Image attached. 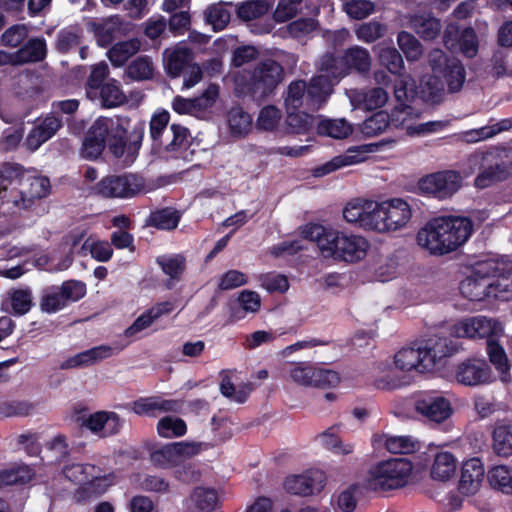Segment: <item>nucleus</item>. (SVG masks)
I'll return each instance as SVG.
<instances>
[{
	"label": "nucleus",
	"instance_id": "obj_41",
	"mask_svg": "<svg viewBox=\"0 0 512 512\" xmlns=\"http://www.w3.org/2000/svg\"><path fill=\"white\" fill-rule=\"evenodd\" d=\"M141 49V41L138 38H130L111 46L107 52L108 59L115 67H121Z\"/></svg>",
	"mask_w": 512,
	"mask_h": 512
},
{
	"label": "nucleus",
	"instance_id": "obj_31",
	"mask_svg": "<svg viewBox=\"0 0 512 512\" xmlns=\"http://www.w3.org/2000/svg\"><path fill=\"white\" fill-rule=\"evenodd\" d=\"M347 96L354 108L374 110L383 107L388 101V93L383 88H372L367 91L349 90Z\"/></svg>",
	"mask_w": 512,
	"mask_h": 512
},
{
	"label": "nucleus",
	"instance_id": "obj_38",
	"mask_svg": "<svg viewBox=\"0 0 512 512\" xmlns=\"http://www.w3.org/2000/svg\"><path fill=\"white\" fill-rule=\"evenodd\" d=\"M2 306L14 316L27 314L33 306L31 289L18 288L10 290L8 298L3 301Z\"/></svg>",
	"mask_w": 512,
	"mask_h": 512
},
{
	"label": "nucleus",
	"instance_id": "obj_44",
	"mask_svg": "<svg viewBox=\"0 0 512 512\" xmlns=\"http://www.w3.org/2000/svg\"><path fill=\"white\" fill-rule=\"evenodd\" d=\"M365 490L362 483H354L335 495L333 500L334 509L337 512H353L357 506L358 498Z\"/></svg>",
	"mask_w": 512,
	"mask_h": 512
},
{
	"label": "nucleus",
	"instance_id": "obj_30",
	"mask_svg": "<svg viewBox=\"0 0 512 512\" xmlns=\"http://www.w3.org/2000/svg\"><path fill=\"white\" fill-rule=\"evenodd\" d=\"M375 449L385 448L393 454H408L419 449V442L410 436H394L387 434H376L372 438Z\"/></svg>",
	"mask_w": 512,
	"mask_h": 512
},
{
	"label": "nucleus",
	"instance_id": "obj_3",
	"mask_svg": "<svg viewBox=\"0 0 512 512\" xmlns=\"http://www.w3.org/2000/svg\"><path fill=\"white\" fill-rule=\"evenodd\" d=\"M300 234L304 239L316 242L324 258L338 262H362L371 250V243L365 236L321 224H306L300 228Z\"/></svg>",
	"mask_w": 512,
	"mask_h": 512
},
{
	"label": "nucleus",
	"instance_id": "obj_59",
	"mask_svg": "<svg viewBox=\"0 0 512 512\" xmlns=\"http://www.w3.org/2000/svg\"><path fill=\"white\" fill-rule=\"evenodd\" d=\"M269 8V3L264 0H249L238 4L237 14L241 19L250 21L267 13Z\"/></svg>",
	"mask_w": 512,
	"mask_h": 512
},
{
	"label": "nucleus",
	"instance_id": "obj_12",
	"mask_svg": "<svg viewBox=\"0 0 512 512\" xmlns=\"http://www.w3.org/2000/svg\"><path fill=\"white\" fill-rule=\"evenodd\" d=\"M144 189V179L136 174L107 175L92 187V193L103 198L128 199Z\"/></svg>",
	"mask_w": 512,
	"mask_h": 512
},
{
	"label": "nucleus",
	"instance_id": "obj_15",
	"mask_svg": "<svg viewBox=\"0 0 512 512\" xmlns=\"http://www.w3.org/2000/svg\"><path fill=\"white\" fill-rule=\"evenodd\" d=\"M503 332L498 320L483 315L462 318L450 327V334L457 338L492 340L501 337Z\"/></svg>",
	"mask_w": 512,
	"mask_h": 512
},
{
	"label": "nucleus",
	"instance_id": "obj_1",
	"mask_svg": "<svg viewBox=\"0 0 512 512\" xmlns=\"http://www.w3.org/2000/svg\"><path fill=\"white\" fill-rule=\"evenodd\" d=\"M428 64L431 74L420 79L418 89L410 75H402L395 83L394 94L401 103L396 108L393 120L407 130L408 125H414L413 120L419 118L420 113L413 107L405 104L416 95L426 102H437L447 84L450 92H458L466 79V72L462 62L454 57H448L442 50L434 49L428 55Z\"/></svg>",
	"mask_w": 512,
	"mask_h": 512
},
{
	"label": "nucleus",
	"instance_id": "obj_55",
	"mask_svg": "<svg viewBox=\"0 0 512 512\" xmlns=\"http://www.w3.org/2000/svg\"><path fill=\"white\" fill-rule=\"evenodd\" d=\"M390 124V117L387 112L380 111L367 118L360 124V132L366 137H374L384 132Z\"/></svg>",
	"mask_w": 512,
	"mask_h": 512
},
{
	"label": "nucleus",
	"instance_id": "obj_14",
	"mask_svg": "<svg viewBox=\"0 0 512 512\" xmlns=\"http://www.w3.org/2000/svg\"><path fill=\"white\" fill-rule=\"evenodd\" d=\"M504 270V264L500 263L498 258H490L478 262L472 271V274L465 278L460 285L463 296L472 300L480 301L486 297L490 298V286L488 278L491 272Z\"/></svg>",
	"mask_w": 512,
	"mask_h": 512
},
{
	"label": "nucleus",
	"instance_id": "obj_48",
	"mask_svg": "<svg viewBox=\"0 0 512 512\" xmlns=\"http://www.w3.org/2000/svg\"><path fill=\"white\" fill-rule=\"evenodd\" d=\"M90 25L97 44L102 48H106L113 43L120 29L119 23L113 19H106L99 22L94 21Z\"/></svg>",
	"mask_w": 512,
	"mask_h": 512
},
{
	"label": "nucleus",
	"instance_id": "obj_29",
	"mask_svg": "<svg viewBox=\"0 0 512 512\" xmlns=\"http://www.w3.org/2000/svg\"><path fill=\"white\" fill-rule=\"evenodd\" d=\"M113 354L114 349L111 346L99 345L67 358L60 364V369L67 370L91 366L98 361L111 357Z\"/></svg>",
	"mask_w": 512,
	"mask_h": 512
},
{
	"label": "nucleus",
	"instance_id": "obj_63",
	"mask_svg": "<svg viewBox=\"0 0 512 512\" xmlns=\"http://www.w3.org/2000/svg\"><path fill=\"white\" fill-rule=\"evenodd\" d=\"M219 90L216 85H210L198 98H194V117L205 118L208 110L214 105Z\"/></svg>",
	"mask_w": 512,
	"mask_h": 512
},
{
	"label": "nucleus",
	"instance_id": "obj_24",
	"mask_svg": "<svg viewBox=\"0 0 512 512\" xmlns=\"http://www.w3.org/2000/svg\"><path fill=\"white\" fill-rule=\"evenodd\" d=\"M25 175L24 167L18 163L4 162L0 165V217L9 215L6 200L21 186Z\"/></svg>",
	"mask_w": 512,
	"mask_h": 512
},
{
	"label": "nucleus",
	"instance_id": "obj_47",
	"mask_svg": "<svg viewBox=\"0 0 512 512\" xmlns=\"http://www.w3.org/2000/svg\"><path fill=\"white\" fill-rule=\"evenodd\" d=\"M492 448L500 457L512 455V424H500L494 428Z\"/></svg>",
	"mask_w": 512,
	"mask_h": 512
},
{
	"label": "nucleus",
	"instance_id": "obj_8",
	"mask_svg": "<svg viewBox=\"0 0 512 512\" xmlns=\"http://www.w3.org/2000/svg\"><path fill=\"white\" fill-rule=\"evenodd\" d=\"M283 80V68L273 60L261 62L252 73L236 74L234 83L241 93H254L264 96L270 93Z\"/></svg>",
	"mask_w": 512,
	"mask_h": 512
},
{
	"label": "nucleus",
	"instance_id": "obj_34",
	"mask_svg": "<svg viewBox=\"0 0 512 512\" xmlns=\"http://www.w3.org/2000/svg\"><path fill=\"white\" fill-rule=\"evenodd\" d=\"M188 67H192V48L179 43L167 55L165 63L166 73L170 77L176 78Z\"/></svg>",
	"mask_w": 512,
	"mask_h": 512
},
{
	"label": "nucleus",
	"instance_id": "obj_57",
	"mask_svg": "<svg viewBox=\"0 0 512 512\" xmlns=\"http://www.w3.org/2000/svg\"><path fill=\"white\" fill-rule=\"evenodd\" d=\"M397 43L408 61H417L423 54L421 43L409 32L402 31L397 36Z\"/></svg>",
	"mask_w": 512,
	"mask_h": 512
},
{
	"label": "nucleus",
	"instance_id": "obj_37",
	"mask_svg": "<svg viewBox=\"0 0 512 512\" xmlns=\"http://www.w3.org/2000/svg\"><path fill=\"white\" fill-rule=\"evenodd\" d=\"M407 25L425 40L436 38L441 30L439 20L430 13L412 14L408 16Z\"/></svg>",
	"mask_w": 512,
	"mask_h": 512
},
{
	"label": "nucleus",
	"instance_id": "obj_10",
	"mask_svg": "<svg viewBox=\"0 0 512 512\" xmlns=\"http://www.w3.org/2000/svg\"><path fill=\"white\" fill-rule=\"evenodd\" d=\"M394 369L403 373L400 378L381 377L376 380V386L380 389L391 390L409 385L413 381L412 373H425L426 368L419 347H408L399 350L393 359Z\"/></svg>",
	"mask_w": 512,
	"mask_h": 512
},
{
	"label": "nucleus",
	"instance_id": "obj_21",
	"mask_svg": "<svg viewBox=\"0 0 512 512\" xmlns=\"http://www.w3.org/2000/svg\"><path fill=\"white\" fill-rule=\"evenodd\" d=\"M485 479L484 463L479 457H471L462 461L457 490L466 496L479 493Z\"/></svg>",
	"mask_w": 512,
	"mask_h": 512
},
{
	"label": "nucleus",
	"instance_id": "obj_52",
	"mask_svg": "<svg viewBox=\"0 0 512 512\" xmlns=\"http://www.w3.org/2000/svg\"><path fill=\"white\" fill-rule=\"evenodd\" d=\"M318 132L335 139H343L352 134L353 127L344 118L325 119L318 124Z\"/></svg>",
	"mask_w": 512,
	"mask_h": 512
},
{
	"label": "nucleus",
	"instance_id": "obj_46",
	"mask_svg": "<svg viewBox=\"0 0 512 512\" xmlns=\"http://www.w3.org/2000/svg\"><path fill=\"white\" fill-rule=\"evenodd\" d=\"M156 262L162 271L170 277L166 283L167 288H172L173 281L179 280L186 268V259L180 254L159 256Z\"/></svg>",
	"mask_w": 512,
	"mask_h": 512
},
{
	"label": "nucleus",
	"instance_id": "obj_32",
	"mask_svg": "<svg viewBox=\"0 0 512 512\" xmlns=\"http://www.w3.org/2000/svg\"><path fill=\"white\" fill-rule=\"evenodd\" d=\"M498 260L504 264V270L500 269L497 272H491L490 276L496 279L489 282L490 298L509 301L512 299V267L503 258Z\"/></svg>",
	"mask_w": 512,
	"mask_h": 512
},
{
	"label": "nucleus",
	"instance_id": "obj_5",
	"mask_svg": "<svg viewBox=\"0 0 512 512\" xmlns=\"http://www.w3.org/2000/svg\"><path fill=\"white\" fill-rule=\"evenodd\" d=\"M413 464L407 458H390L378 461L366 472L363 479L365 491L389 492L406 487L410 481Z\"/></svg>",
	"mask_w": 512,
	"mask_h": 512
},
{
	"label": "nucleus",
	"instance_id": "obj_60",
	"mask_svg": "<svg viewBox=\"0 0 512 512\" xmlns=\"http://www.w3.org/2000/svg\"><path fill=\"white\" fill-rule=\"evenodd\" d=\"M313 116L301 111H287L286 124L295 134H304L313 127Z\"/></svg>",
	"mask_w": 512,
	"mask_h": 512
},
{
	"label": "nucleus",
	"instance_id": "obj_54",
	"mask_svg": "<svg viewBox=\"0 0 512 512\" xmlns=\"http://www.w3.org/2000/svg\"><path fill=\"white\" fill-rule=\"evenodd\" d=\"M227 122L234 135H245L252 128V117L240 107H234L228 112Z\"/></svg>",
	"mask_w": 512,
	"mask_h": 512
},
{
	"label": "nucleus",
	"instance_id": "obj_35",
	"mask_svg": "<svg viewBox=\"0 0 512 512\" xmlns=\"http://www.w3.org/2000/svg\"><path fill=\"white\" fill-rule=\"evenodd\" d=\"M47 45L44 38H31L13 53L14 65L36 63L45 59Z\"/></svg>",
	"mask_w": 512,
	"mask_h": 512
},
{
	"label": "nucleus",
	"instance_id": "obj_16",
	"mask_svg": "<svg viewBox=\"0 0 512 512\" xmlns=\"http://www.w3.org/2000/svg\"><path fill=\"white\" fill-rule=\"evenodd\" d=\"M454 380L466 387L490 385L496 380L491 366L483 358L470 357L459 362L453 371Z\"/></svg>",
	"mask_w": 512,
	"mask_h": 512
},
{
	"label": "nucleus",
	"instance_id": "obj_18",
	"mask_svg": "<svg viewBox=\"0 0 512 512\" xmlns=\"http://www.w3.org/2000/svg\"><path fill=\"white\" fill-rule=\"evenodd\" d=\"M325 485L326 474L323 470L317 468L290 475L284 481L286 492L304 497L319 494Z\"/></svg>",
	"mask_w": 512,
	"mask_h": 512
},
{
	"label": "nucleus",
	"instance_id": "obj_40",
	"mask_svg": "<svg viewBox=\"0 0 512 512\" xmlns=\"http://www.w3.org/2000/svg\"><path fill=\"white\" fill-rule=\"evenodd\" d=\"M181 213L173 207H163L150 212L146 225L158 230L170 231L175 229L180 220Z\"/></svg>",
	"mask_w": 512,
	"mask_h": 512
},
{
	"label": "nucleus",
	"instance_id": "obj_4",
	"mask_svg": "<svg viewBox=\"0 0 512 512\" xmlns=\"http://www.w3.org/2000/svg\"><path fill=\"white\" fill-rule=\"evenodd\" d=\"M472 234L473 223L469 218L440 216L418 230L416 243L431 256H444L461 248Z\"/></svg>",
	"mask_w": 512,
	"mask_h": 512
},
{
	"label": "nucleus",
	"instance_id": "obj_42",
	"mask_svg": "<svg viewBox=\"0 0 512 512\" xmlns=\"http://www.w3.org/2000/svg\"><path fill=\"white\" fill-rule=\"evenodd\" d=\"M227 420L223 416L214 415L209 422L210 429L205 432L202 437L205 439L203 442L194 443V454L197 452L198 447L207 448L214 446L230 436V432L226 429Z\"/></svg>",
	"mask_w": 512,
	"mask_h": 512
},
{
	"label": "nucleus",
	"instance_id": "obj_20",
	"mask_svg": "<svg viewBox=\"0 0 512 512\" xmlns=\"http://www.w3.org/2000/svg\"><path fill=\"white\" fill-rule=\"evenodd\" d=\"M415 411L431 422L441 423L453 413L451 402L437 394L422 393L414 400Z\"/></svg>",
	"mask_w": 512,
	"mask_h": 512
},
{
	"label": "nucleus",
	"instance_id": "obj_25",
	"mask_svg": "<svg viewBox=\"0 0 512 512\" xmlns=\"http://www.w3.org/2000/svg\"><path fill=\"white\" fill-rule=\"evenodd\" d=\"M388 234L406 229L411 222V205L403 198L394 197L383 200Z\"/></svg>",
	"mask_w": 512,
	"mask_h": 512
},
{
	"label": "nucleus",
	"instance_id": "obj_26",
	"mask_svg": "<svg viewBox=\"0 0 512 512\" xmlns=\"http://www.w3.org/2000/svg\"><path fill=\"white\" fill-rule=\"evenodd\" d=\"M426 372L432 371L443 359L456 353L455 344L446 337H432L419 346Z\"/></svg>",
	"mask_w": 512,
	"mask_h": 512
},
{
	"label": "nucleus",
	"instance_id": "obj_50",
	"mask_svg": "<svg viewBox=\"0 0 512 512\" xmlns=\"http://www.w3.org/2000/svg\"><path fill=\"white\" fill-rule=\"evenodd\" d=\"M237 302L239 309L234 310L231 314L234 321L243 319L247 313H256L261 306L259 294L251 290L241 291L238 295Z\"/></svg>",
	"mask_w": 512,
	"mask_h": 512
},
{
	"label": "nucleus",
	"instance_id": "obj_53",
	"mask_svg": "<svg viewBox=\"0 0 512 512\" xmlns=\"http://www.w3.org/2000/svg\"><path fill=\"white\" fill-rule=\"evenodd\" d=\"M100 99L105 108H114L126 101V96L120 88V83L109 80L100 89Z\"/></svg>",
	"mask_w": 512,
	"mask_h": 512
},
{
	"label": "nucleus",
	"instance_id": "obj_22",
	"mask_svg": "<svg viewBox=\"0 0 512 512\" xmlns=\"http://www.w3.org/2000/svg\"><path fill=\"white\" fill-rule=\"evenodd\" d=\"M444 44L450 51H459L466 58H474L478 54L479 40L472 28L459 30L450 24L444 31Z\"/></svg>",
	"mask_w": 512,
	"mask_h": 512
},
{
	"label": "nucleus",
	"instance_id": "obj_43",
	"mask_svg": "<svg viewBox=\"0 0 512 512\" xmlns=\"http://www.w3.org/2000/svg\"><path fill=\"white\" fill-rule=\"evenodd\" d=\"M487 355L490 363L495 367L502 382L510 381V363L504 348L494 338L487 340Z\"/></svg>",
	"mask_w": 512,
	"mask_h": 512
},
{
	"label": "nucleus",
	"instance_id": "obj_58",
	"mask_svg": "<svg viewBox=\"0 0 512 512\" xmlns=\"http://www.w3.org/2000/svg\"><path fill=\"white\" fill-rule=\"evenodd\" d=\"M282 119V112L274 105H267L260 109L256 127L262 131H273L276 129Z\"/></svg>",
	"mask_w": 512,
	"mask_h": 512
},
{
	"label": "nucleus",
	"instance_id": "obj_61",
	"mask_svg": "<svg viewBox=\"0 0 512 512\" xmlns=\"http://www.w3.org/2000/svg\"><path fill=\"white\" fill-rule=\"evenodd\" d=\"M66 306L65 301L59 294L57 286H50L43 290L40 299V308L46 313H56Z\"/></svg>",
	"mask_w": 512,
	"mask_h": 512
},
{
	"label": "nucleus",
	"instance_id": "obj_17",
	"mask_svg": "<svg viewBox=\"0 0 512 512\" xmlns=\"http://www.w3.org/2000/svg\"><path fill=\"white\" fill-rule=\"evenodd\" d=\"M462 186V176L452 170L440 171L422 177L418 181V190L425 195L446 199L455 194Z\"/></svg>",
	"mask_w": 512,
	"mask_h": 512
},
{
	"label": "nucleus",
	"instance_id": "obj_49",
	"mask_svg": "<svg viewBox=\"0 0 512 512\" xmlns=\"http://www.w3.org/2000/svg\"><path fill=\"white\" fill-rule=\"evenodd\" d=\"M252 390L253 386L251 383L235 385L227 375L223 376L220 383V391L222 395L236 403H244Z\"/></svg>",
	"mask_w": 512,
	"mask_h": 512
},
{
	"label": "nucleus",
	"instance_id": "obj_39",
	"mask_svg": "<svg viewBox=\"0 0 512 512\" xmlns=\"http://www.w3.org/2000/svg\"><path fill=\"white\" fill-rule=\"evenodd\" d=\"M486 477L491 489L504 495H512V467L506 464L491 466Z\"/></svg>",
	"mask_w": 512,
	"mask_h": 512
},
{
	"label": "nucleus",
	"instance_id": "obj_23",
	"mask_svg": "<svg viewBox=\"0 0 512 512\" xmlns=\"http://www.w3.org/2000/svg\"><path fill=\"white\" fill-rule=\"evenodd\" d=\"M191 457V441L168 443L150 453V461L154 466L160 468L176 467Z\"/></svg>",
	"mask_w": 512,
	"mask_h": 512
},
{
	"label": "nucleus",
	"instance_id": "obj_6",
	"mask_svg": "<svg viewBox=\"0 0 512 512\" xmlns=\"http://www.w3.org/2000/svg\"><path fill=\"white\" fill-rule=\"evenodd\" d=\"M332 91L333 82L322 72L313 77L309 85L302 80L293 81L284 95L286 111H296L302 107L317 110L327 101Z\"/></svg>",
	"mask_w": 512,
	"mask_h": 512
},
{
	"label": "nucleus",
	"instance_id": "obj_36",
	"mask_svg": "<svg viewBox=\"0 0 512 512\" xmlns=\"http://www.w3.org/2000/svg\"><path fill=\"white\" fill-rule=\"evenodd\" d=\"M220 505V493L215 487L194 482V512H213Z\"/></svg>",
	"mask_w": 512,
	"mask_h": 512
},
{
	"label": "nucleus",
	"instance_id": "obj_45",
	"mask_svg": "<svg viewBox=\"0 0 512 512\" xmlns=\"http://www.w3.org/2000/svg\"><path fill=\"white\" fill-rule=\"evenodd\" d=\"M381 65L385 66L392 74L398 75L397 81L403 75L400 72L404 69V61L401 54L393 47L384 43L374 47Z\"/></svg>",
	"mask_w": 512,
	"mask_h": 512
},
{
	"label": "nucleus",
	"instance_id": "obj_7",
	"mask_svg": "<svg viewBox=\"0 0 512 512\" xmlns=\"http://www.w3.org/2000/svg\"><path fill=\"white\" fill-rule=\"evenodd\" d=\"M342 215L347 223L363 231L379 235L388 234L383 200L353 198L343 207Z\"/></svg>",
	"mask_w": 512,
	"mask_h": 512
},
{
	"label": "nucleus",
	"instance_id": "obj_33",
	"mask_svg": "<svg viewBox=\"0 0 512 512\" xmlns=\"http://www.w3.org/2000/svg\"><path fill=\"white\" fill-rule=\"evenodd\" d=\"M173 309V304L169 301L155 304L135 319L132 325L125 330V335L127 337L134 336L136 333L151 326V324L161 316L171 313Z\"/></svg>",
	"mask_w": 512,
	"mask_h": 512
},
{
	"label": "nucleus",
	"instance_id": "obj_64",
	"mask_svg": "<svg viewBox=\"0 0 512 512\" xmlns=\"http://www.w3.org/2000/svg\"><path fill=\"white\" fill-rule=\"evenodd\" d=\"M57 289L66 304L79 301L86 295V285L79 280L64 281Z\"/></svg>",
	"mask_w": 512,
	"mask_h": 512
},
{
	"label": "nucleus",
	"instance_id": "obj_28",
	"mask_svg": "<svg viewBox=\"0 0 512 512\" xmlns=\"http://www.w3.org/2000/svg\"><path fill=\"white\" fill-rule=\"evenodd\" d=\"M182 402L159 396L141 397L132 402V411L139 416L157 417L161 413L177 412Z\"/></svg>",
	"mask_w": 512,
	"mask_h": 512
},
{
	"label": "nucleus",
	"instance_id": "obj_9",
	"mask_svg": "<svg viewBox=\"0 0 512 512\" xmlns=\"http://www.w3.org/2000/svg\"><path fill=\"white\" fill-rule=\"evenodd\" d=\"M350 68L362 73L370 70L371 57L367 49L354 46L348 49L343 59L340 60L327 53L318 62L319 72L325 73L327 78L333 82V86L347 74Z\"/></svg>",
	"mask_w": 512,
	"mask_h": 512
},
{
	"label": "nucleus",
	"instance_id": "obj_11",
	"mask_svg": "<svg viewBox=\"0 0 512 512\" xmlns=\"http://www.w3.org/2000/svg\"><path fill=\"white\" fill-rule=\"evenodd\" d=\"M283 378L302 387L335 386L340 381L336 372L316 367L309 362L288 363L283 370Z\"/></svg>",
	"mask_w": 512,
	"mask_h": 512
},
{
	"label": "nucleus",
	"instance_id": "obj_2",
	"mask_svg": "<svg viewBox=\"0 0 512 512\" xmlns=\"http://www.w3.org/2000/svg\"><path fill=\"white\" fill-rule=\"evenodd\" d=\"M127 116L96 118L84 134L80 156L86 160H97L107 151L116 159L126 157L134 162L139 154L145 133V122H137L130 132Z\"/></svg>",
	"mask_w": 512,
	"mask_h": 512
},
{
	"label": "nucleus",
	"instance_id": "obj_19",
	"mask_svg": "<svg viewBox=\"0 0 512 512\" xmlns=\"http://www.w3.org/2000/svg\"><path fill=\"white\" fill-rule=\"evenodd\" d=\"M379 144H364L348 148L328 162L313 169V176L322 177L339 169L365 162L369 154L378 151Z\"/></svg>",
	"mask_w": 512,
	"mask_h": 512
},
{
	"label": "nucleus",
	"instance_id": "obj_62",
	"mask_svg": "<svg viewBox=\"0 0 512 512\" xmlns=\"http://www.w3.org/2000/svg\"><path fill=\"white\" fill-rule=\"evenodd\" d=\"M205 20L215 31H219L229 23L230 12L223 4H214L205 11Z\"/></svg>",
	"mask_w": 512,
	"mask_h": 512
},
{
	"label": "nucleus",
	"instance_id": "obj_13",
	"mask_svg": "<svg viewBox=\"0 0 512 512\" xmlns=\"http://www.w3.org/2000/svg\"><path fill=\"white\" fill-rule=\"evenodd\" d=\"M50 189L49 178L26 173L21 186L16 191H12L11 196H9L10 198L6 200V208H9V215L13 214L15 209L30 208L36 200L48 196Z\"/></svg>",
	"mask_w": 512,
	"mask_h": 512
},
{
	"label": "nucleus",
	"instance_id": "obj_56",
	"mask_svg": "<svg viewBox=\"0 0 512 512\" xmlns=\"http://www.w3.org/2000/svg\"><path fill=\"white\" fill-rule=\"evenodd\" d=\"M34 409L33 403L27 400H5L0 402V419L26 417Z\"/></svg>",
	"mask_w": 512,
	"mask_h": 512
},
{
	"label": "nucleus",
	"instance_id": "obj_27",
	"mask_svg": "<svg viewBox=\"0 0 512 512\" xmlns=\"http://www.w3.org/2000/svg\"><path fill=\"white\" fill-rule=\"evenodd\" d=\"M457 458L446 450H436L430 455L429 477L439 484H448L456 476Z\"/></svg>",
	"mask_w": 512,
	"mask_h": 512
},
{
	"label": "nucleus",
	"instance_id": "obj_51",
	"mask_svg": "<svg viewBox=\"0 0 512 512\" xmlns=\"http://www.w3.org/2000/svg\"><path fill=\"white\" fill-rule=\"evenodd\" d=\"M157 433L162 438H178L187 432L185 421L175 416H164L159 419L156 426Z\"/></svg>",
	"mask_w": 512,
	"mask_h": 512
}]
</instances>
